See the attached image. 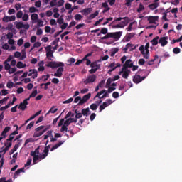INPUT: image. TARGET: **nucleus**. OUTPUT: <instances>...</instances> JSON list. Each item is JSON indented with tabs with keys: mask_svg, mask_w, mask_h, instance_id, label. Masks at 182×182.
<instances>
[{
	"mask_svg": "<svg viewBox=\"0 0 182 182\" xmlns=\"http://www.w3.org/2000/svg\"><path fill=\"white\" fill-rule=\"evenodd\" d=\"M72 102H73V98H69L68 100H65V101H63V105H68L69 103H72Z\"/></svg>",
	"mask_w": 182,
	"mask_h": 182,
	"instance_id": "8fccbe9b",
	"label": "nucleus"
},
{
	"mask_svg": "<svg viewBox=\"0 0 182 182\" xmlns=\"http://www.w3.org/2000/svg\"><path fill=\"white\" fill-rule=\"evenodd\" d=\"M91 110H97V105L96 104H92L90 105Z\"/></svg>",
	"mask_w": 182,
	"mask_h": 182,
	"instance_id": "0e129e2a",
	"label": "nucleus"
},
{
	"mask_svg": "<svg viewBox=\"0 0 182 182\" xmlns=\"http://www.w3.org/2000/svg\"><path fill=\"white\" fill-rule=\"evenodd\" d=\"M134 35H135L134 33H127L125 38L126 42H129L132 38H134Z\"/></svg>",
	"mask_w": 182,
	"mask_h": 182,
	"instance_id": "393cba45",
	"label": "nucleus"
},
{
	"mask_svg": "<svg viewBox=\"0 0 182 182\" xmlns=\"http://www.w3.org/2000/svg\"><path fill=\"white\" fill-rule=\"evenodd\" d=\"M8 89H12V87H14V83L12 82V81H9L7 82V85H6Z\"/></svg>",
	"mask_w": 182,
	"mask_h": 182,
	"instance_id": "13d9d810",
	"label": "nucleus"
},
{
	"mask_svg": "<svg viewBox=\"0 0 182 182\" xmlns=\"http://www.w3.org/2000/svg\"><path fill=\"white\" fill-rule=\"evenodd\" d=\"M50 149V145H46L43 151V153L48 157V154H49V149Z\"/></svg>",
	"mask_w": 182,
	"mask_h": 182,
	"instance_id": "b1692460",
	"label": "nucleus"
},
{
	"mask_svg": "<svg viewBox=\"0 0 182 182\" xmlns=\"http://www.w3.org/2000/svg\"><path fill=\"white\" fill-rule=\"evenodd\" d=\"M97 97H99V99H105L106 97H109V92L108 91H106V90H102L97 93V95L94 97V100Z\"/></svg>",
	"mask_w": 182,
	"mask_h": 182,
	"instance_id": "20e7f679",
	"label": "nucleus"
},
{
	"mask_svg": "<svg viewBox=\"0 0 182 182\" xmlns=\"http://www.w3.org/2000/svg\"><path fill=\"white\" fill-rule=\"evenodd\" d=\"M129 75H130V70H127L123 72L122 77L124 79H127L129 77Z\"/></svg>",
	"mask_w": 182,
	"mask_h": 182,
	"instance_id": "c85d7f7f",
	"label": "nucleus"
},
{
	"mask_svg": "<svg viewBox=\"0 0 182 182\" xmlns=\"http://www.w3.org/2000/svg\"><path fill=\"white\" fill-rule=\"evenodd\" d=\"M160 3H152L148 6V8L151 11H154V9L159 8Z\"/></svg>",
	"mask_w": 182,
	"mask_h": 182,
	"instance_id": "2eb2a0df",
	"label": "nucleus"
},
{
	"mask_svg": "<svg viewBox=\"0 0 182 182\" xmlns=\"http://www.w3.org/2000/svg\"><path fill=\"white\" fill-rule=\"evenodd\" d=\"M60 132H68V127L63 124L60 129Z\"/></svg>",
	"mask_w": 182,
	"mask_h": 182,
	"instance_id": "774afa93",
	"label": "nucleus"
},
{
	"mask_svg": "<svg viewBox=\"0 0 182 182\" xmlns=\"http://www.w3.org/2000/svg\"><path fill=\"white\" fill-rule=\"evenodd\" d=\"M97 15H99V11H96L94 14H91L89 16H88V19L92 20V19H95V18L96 16H97Z\"/></svg>",
	"mask_w": 182,
	"mask_h": 182,
	"instance_id": "bb28decb",
	"label": "nucleus"
},
{
	"mask_svg": "<svg viewBox=\"0 0 182 182\" xmlns=\"http://www.w3.org/2000/svg\"><path fill=\"white\" fill-rule=\"evenodd\" d=\"M33 141H35V140L33 138H28L26 140L24 146H26V144L29 143H33Z\"/></svg>",
	"mask_w": 182,
	"mask_h": 182,
	"instance_id": "79ce46f5",
	"label": "nucleus"
},
{
	"mask_svg": "<svg viewBox=\"0 0 182 182\" xmlns=\"http://www.w3.org/2000/svg\"><path fill=\"white\" fill-rule=\"evenodd\" d=\"M81 113L82 114V116H86L87 117V116L90 114V109H89V107L82 109Z\"/></svg>",
	"mask_w": 182,
	"mask_h": 182,
	"instance_id": "6ab92c4d",
	"label": "nucleus"
},
{
	"mask_svg": "<svg viewBox=\"0 0 182 182\" xmlns=\"http://www.w3.org/2000/svg\"><path fill=\"white\" fill-rule=\"evenodd\" d=\"M75 117V114L73 113L72 111H69L66 114V116L65 117V119H68L69 117Z\"/></svg>",
	"mask_w": 182,
	"mask_h": 182,
	"instance_id": "58836bf2",
	"label": "nucleus"
},
{
	"mask_svg": "<svg viewBox=\"0 0 182 182\" xmlns=\"http://www.w3.org/2000/svg\"><path fill=\"white\" fill-rule=\"evenodd\" d=\"M107 35L108 33V30L107 28H102L101 30H100V32L98 33L97 34V36H100V35Z\"/></svg>",
	"mask_w": 182,
	"mask_h": 182,
	"instance_id": "5701e85b",
	"label": "nucleus"
},
{
	"mask_svg": "<svg viewBox=\"0 0 182 182\" xmlns=\"http://www.w3.org/2000/svg\"><path fill=\"white\" fill-rule=\"evenodd\" d=\"M120 66H122V65H120V63H117V66H116V63H112L111 64H109V65L108 66V68H113L112 69H109L107 72V73L109 75H110V73H112V72H114V70H116V69H117V68H120Z\"/></svg>",
	"mask_w": 182,
	"mask_h": 182,
	"instance_id": "6e6552de",
	"label": "nucleus"
},
{
	"mask_svg": "<svg viewBox=\"0 0 182 182\" xmlns=\"http://www.w3.org/2000/svg\"><path fill=\"white\" fill-rule=\"evenodd\" d=\"M87 101H85L83 98H80V102H78L77 105L78 106H82L86 103Z\"/></svg>",
	"mask_w": 182,
	"mask_h": 182,
	"instance_id": "6e6d98bb",
	"label": "nucleus"
},
{
	"mask_svg": "<svg viewBox=\"0 0 182 182\" xmlns=\"http://www.w3.org/2000/svg\"><path fill=\"white\" fill-rule=\"evenodd\" d=\"M27 106H28V104L25 103V101H23V102H21L19 104L18 109H20V110H22L23 112H25Z\"/></svg>",
	"mask_w": 182,
	"mask_h": 182,
	"instance_id": "dca6fc26",
	"label": "nucleus"
},
{
	"mask_svg": "<svg viewBox=\"0 0 182 182\" xmlns=\"http://www.w3.org/2000/svg\"><path fill=\"white\" fill-rule=\"evenodd\" d=\"M147 21L149 22V23H154V25H157V23H156V21H159V16H149L147 17Z\"/></svg>",
	"mask_w": 182,
	"mask_h": 182,
	"instance_id": "9b49d317",
	"label": "nucleus"
},
{
	"mask_svg": "<svg viewBox=\"0 0 182 182\" xmlns=\"http://www.w3.org/2000/svg\"><path fill=\"white\" fill-rule=\"evenodd\" d=\"M81 12L82 14H83V15H89V14L92 12V9L90 8L84 9L83 10L81 11Z\"/></svg>",
	"mask_w": 182,
	"mask_h": 182,
	"instance_id": "cd10ccee",
	"label": "nucleus"
},
{
	"mask_svg": "<svg viewBox=\"0 0 182 182\" xmlns=\"http://www.w3.org/2000/svg\"><path fill=\"white\" fill-rule=\"evenodd\" d=\"M46 66L47 68H50L51 69H56V68H58L57 71L54 73L53 76H55V77H62L63 75V70H65V68H63L65 63L62 62L50 61L46 64Z\"/></svg>",
	"mask_w": 182,
	"mask_h": 182,
	"instance_id": "f03ea898",
	"label": "nucleus"
},
{
	"mask_svg": "<svg viewBox=\"0 0 182 182\" xmlns=\"http://www.w3.org/2000/svg\"><path fill=\"white\" fill-rule=\"evenodd\" d=\"M21 173H25V168H21L20 169H18L14 175V179L18 178V176L21 175Z\"/></svg>",
	"mask_w": 182,
	"mask_h": 182,
	"instance_id": "ddd939ff",
	"label": "nucleus"
},
{
	"mask_svg": "<svg viewBox=\"0 0 182 182\" xmlns=\"http://www.w3.org/2000/svg\"><path fill=\"white\" fill-rule=\"evenodd\" d=\"M22 54L23 55L20 58L21 60H23V59L26 58V51L24 49L22 50Z\"/></svg>",
	"mask_w": 182,
	"mask_h": 182,
	"instance_id": "de8ad7c7",
	"label": "nucleus"
},
{
	"mask_svg": "<svg viewBox=\"0 0 182 182\" xmlns=\"http://www.w3.org/2000/svg\"><path fill=\"white\" fill-rule=\"evenodd\" d=\"M159 39H160V38L159 36H156L151 41L152 46H157V45L159 44Z\"/></svg>",
	"mask_w": 182,
	"mask_h": 182,
	"instance_id": "aec40b11",
	"label": "nucleus"
},
{
	"mask_svg": "<svg viewBox=\"0 0 182 182\" xmlns=\"http://www.w3.org/2000/svg\"><path fill=\"white\" fill-rule=\"evenodd\" d=\"M67 62L68 63V66H70L72 63H75V62H76V60L73 58H70Z\"/></svg>",
	"mask_w": 182,
	"mask_h": 182,
	"instance_id": "c9c22d12",
	"label": "nucleus"
},
{
	"mask_svg": "<svg viewBox=\"0 0 182 182\" xmlns=\"http://www.w3.org/2000/svg\"><path fill=\"white\" fill-rule=\"evenodd\" d=\"M181 41H182V36H181L180 38H178V39L173 40V41H171V44H172V45H174V43H177V42H181Z\"/></svg>",
	"mask_w": 182,
	"mask_h": 182,
	"instance_id": "603ef678",
	"label": "nucleus"
},
{
	"mask_svg": "<svg viewBox=\"0 0 182 182\" xmlns=\"http://www.w3.org/2000/svg\"><path fill=\"white\" fill-rule=\"evenodd\" d=\"M9 141H7L6 142L4 143V146H6L7 148L9 149H11V147H12V142H8Z\"/></svg>",
	"mask_w": 182,
	"mask_h": 182,
	"instance_id": "680f3d73",
	"label": "nucleus"
},
{
	"mask_svg": "<svg viewBox=\"0 0 182 182\" xmlns=\"http://www.w3.org/2000/svg\"><path fill=\"white\" fill-rule=\"evenodd\" d=\"M127 68H133V62L132 60H127L123 65L122 70H126Z\"/></svg>",
	"mask_w": 182,
	"mask_h": 182,
	"instance_id": "f8f14e48",
	"label": "nucleus"
},
{
	"mask_svg": "<svg viewBox=\"0 0 182 182\" xmlns=\"http://www.w3.org/2000/svg\"><path fill=\"white\" fill-rule=\"evenodd\" d=\"M52 31V28H50V26H46V27H45V32L46 33H50V31Z\"/></svg>",
	"mask_w": 182,
	"mask_h": 182,
	"instance_id": "3c124183",
	"label": "nucleus"
},
{
	"mask_svg": "<svg viewBox=\"0 0 182 182\" xmlns=\"http://www.w3.org/2000/svg\"><path fill=\"white\" fill-rule=\"evenodd\" d=\"M16 29H22L23 28V22H18L16 25Z\"/></svg>",
	"mask_w": 182,
	"mask_h": 182,
	"instance_id": "4c0bfd02",
	"label": "nucleus"
},
{
	"mask_svg": "<svg viewBox=\"0 0 182 182\" xmlns=\"http://www.w3.org/2000/svg\"><path fill=\"white\" fill-rule=\"evenodd\" d=\"M112 82H113V79L112 78H108L106 82V85L105 87L107 89V87H109V86H110V85H112Z\"/></svg>",
	"mask_w": 182,
	"mask_h": 182,
	"instance_id": "f704fd0d",
	"label": "nucleus"
},
{
	"mask_svg": "<svg viewBox=\"0 0 182 182\" xmlns=\"http://www.w3.org/2000/svg\"><path fill=\"white\" fill-rule=\"evenodd\" d=\"M123 34L122 31H118V32H114V33H108L107 35H105L104 37H102V41H105L106 39H109L110 38H113V39H115V41H119L120 38L122 37V35Z\"/></svg>",
	"mask_w": 182,
	"mask_h": 182,
	"instance_id": "7ed1b4c3",
	"label": "nucleus"
},
{
	"mask_svg": "<svg viewBox=\"0 0 182 182\" xmlns=\"http://www.w3.org/2000/svg\"><path fill=\"white\" fill-rule=\"evenodd\" d=\"M17 45L18 46H22V45H23V39L20 38L19 40H18Z\"/></svg>",
	"mask_w": 182,
	"mask_h": 182,
	"instance_id": "338daca9",
	"label": "nucleus"
},
{
	"mask_svg": "<svg viewBox=\"0 0 182 182\" xmlns=\"http://www.w3.org/2000/svg\"><path fill=\"white\" fill-rule=\"evenodd\" d=\"M98 69H99V67H97L96 68H92L91 70H89V73L91 75H93V73H96V72H97Z\"/></svg>",
	"mask_w": 182,
	"mask_h": 182,
	"instance_id": "4d7b16f0",
	"label": "nucleus"
},
{
	"mask_svg": "<svg viewBox=\"0 0 182 182\" xmlns=\"http://www.w3.org/2000/svg\"><path fill=\"white\" fill-rule=\"evenodd\" d=\"M36 95H38V90L36 89V87H35L32 93L29 95V98L35 97Z\"/></svg>",
	"mask_w": 182,
	"mask_h": 182,
	"instance_id": "2f4dec72",
	"label": "nucleus"
},
{
	"mask_svg": "<svg viewBox=\"0 0 182 182\" xmlns=\"http://www.w3.org/2000/svg\"><path fill=\"white\" fill-rule=\"evenodd\" d=\"M146 77H147V75L141 77L139 75H136L134 76L133 82H134V83H136V85H138V83L143 82V80H144V79H146Z\"/></svg>",
	"mask_w": 182,
	"mask_h": 182,
	"instance_id": "0eeeda50",
	"label": "nucleus"
},
{
	"mask_svg": "<svg viewBox=\"0 0 182 182\" xmlns=\"http://www.w3.org/2000/svg\"><path fill=\"white\" fill-rule=\"evenodd\" d=\"M31 19L33 21V23H36V21L38 19V14H33L31 16Z\"/></svg>",
	"mask_w": 182,
	"mask_h": 182,
	"instance_id": "4be33fe9",
	"label": "nucleus"
},
{
	"mask_svg": "<svg viewBox=\"0 0 182 182\" xmlns=\"http://www.w3.org/2000/svg\"><path fill=\"white\" fill-rule=\"evenodd\" d=\"M16 66H17L18 69H23V63H22L21 61H19L17 63Z\"/></svg>",
	"mask_w": 182,
	"mask_h": 182,
	"instance_id": "052dcab7",
	"label": "nucleus"
},
{
	"mask_svg": "<svg viewBox=\"0 0 182 182\" xmlns=\"http://www.w3.org/2000/svg\"><path fill=\"white\" fill-rule=\"evenodd\" d=\"M145 8H144V5H143L142 3L139 4V6L136 10V12H138V14H140L142 11H144Z\"/></svg>",
	"mask_w": 182,
	"mask_h": 182,
	"instance_id": "c756f323",
	"label": "nucleus"
},
{
	"mask_svg": "<svg viewBox=\"0 0 182 182\" xmlns=\"http://www.w3.org/2000/svg\"><path fill=\"white\" fill-rule=\"evenodd\" d=\"M63 143H65V141H61L57 143L55 145H54V146L50 149V151H53L54 150H56V149L60 147V146H62V144H63Z\"/></svg>",
	"mask_w": 182,
	"mask_h": 182,
	"instance_id": "a211bd4d",
	"label": "nucleus"
},
{
	"mask_svg": "<svg viewBox=\"0 0 182 182\" xmlns=\"http://www.w3.org/2000/svg\"><path fill=\"white\" fill-rule=\"evenodd\" d=\"M32 75H33L32 76ZM28 76H32L33 79H36L38 77V71L34 69L32 73H28Z\"/></svg>",
	"mask_w": 182,
	"mask_h": 182,
	"instance_id": "a878e982",
	"label": "nucleus"
},
{
	"mask_svg": "<svg viewBox=\"0 0 182 182\" xmlns=\"http://www.w3.org/2000/svg\"><path fill=\"white\" fill-rule=\"evenodd\" d=\"M4 69L9 71L11 70V65L8 63H4Z\"/></svg>",
	"mask_w": 182,
	"mask_h": 182,
	"instance_id": "5fc2aeb1",
	"label": "nucleus"
},
{
	"mask_svg": "<svg viewBox=\"0 0 182 182\" xmlns=\"http://www.w3.org/2000/svg\"><path fill=\"white\" fill-rule=\"evenodd\" d=\"M11 130V127H6L3 130L1 135L4 138H6V133Z\"/></svg>",
	"mask_w": 182,
	"mask_h": 182,
	"instance_id": "412c9836",
	"label": "nucleus"
},
{
	"mask_svg": "<svg viewBox=\"0 0 182 182\" xmlns=\"http://www.w3.org/2000/svg\"><path fill=\"white\" fill-rule=\"evenodd\" d=\"M48 130V128H46L43 131H36L33 134V137H40V136H42L43 133H45Z\"/></svg>",
	"mask_w": 182,
	"mask_h": 182,
	"instance_id": "4468645a",
	"label": "nucleus"
},
{
	"mask_svg": "<svg viewBox=\"0 0 182 182\" xmlns=\"http://www.w3.org/2000/svg\"><path fill=\"white\" fill-rule=\"evenodd\" d=\"M129 22H130L129 17H115L109 26H112V29H122L129 25Z\"/></svg>",
	"mask_w": 182,
	"mask_h": 182,
	"instance_id": "f257e3e1",
	"label": "nucleus"
},
{
	"mask_svg": "<svg viewBox=\"0 0 182 182\" xmlns=\"http://www.w3.org/2000/svg\"><path fill=\"white\" fill-rule=\"evenodd\" d=\"M10 106H11V104L9 103L6 106L0 107V112H4V110H6V109H9Z\"/></svg>",
	"mask_w": 182,
	"mask_h": 182,
	"instance_id": "c03bdc74",
	"label": "nucleus"
},
{
	"mask_svg": "<svg viewBox=\"0 0 182 182\" xmlns=\"http://www.w3.org/2000/svg\"><path fill=\"white\" fill-rule=\"evenodd\" d=\"M90 97H92V94L90 92H89L88 94L84 95L82 97V99H84L85 100V102H87V100H89V99H90Z\"/></svg>",
	"mask_w": 182,
	"mask_h": 182,
	"instance_id": "72a5a7b5",
	"label": "nucleus"
},
{
	"mask_svg": "<svg viewBox=\"0 0 182 182\" xmlns=\"http://www.w3.org/2000/svg\"><path fill=\"white\" fill-rule=\"evenodd\" d=\"M46 50V58L48 60H52L51 58H53V50H52V46L45 47Z\"/></svg>",
	"mask_w": 182,
	"mask_h": 182,
	"instance_id": "39448f33",
	"label": "nucleus"
},
{
	"mask_svg": "<svg viewBox=\"0 0 182 182\" xmlns=\"http://www.w3.org/2000/svg\"><path fill=\"white\" fill-rule=\"evenodd\" d=\"M19 146H21V142H18V144L14 145V148L9 151L10 156L14 154V151H16V150L19 149Z\"/></svg>",
	"mask_w": 182,
	"mask_h": 182,
	"instance_id": "f3484780",
	"label": "nucleus"
},
{
	"mask_svg": "<svg viewBox=\"0 0 182 182\" xmlns=\"http://www.w3.org/2000/svg\"><path fill=\"white\" fill-rule=\"evenodd\" d=\"M68 23H63L61 26L60 28L63 31H65L68 28Z\"/></svg>",
	"mask_w": 182,
	"mask_h": 182,
	"instance_id": "69168bd1",
	"label": "nucleus"
},
{
	"mask_svg": "<svg viewBox=\"0 0 182 182\" xmlns=\"http://www.w3.org/2000/svg\"><path fill=\"white\" fill-rule=\"evenodd\" d=\"M45 159H46V155L43 153L41 156L37 155L35 157H33V164H36V161H38V160H43Z\"/></svg>",
	"mask_w": 182,
	"mask_h": 182,
	"instance_id": "1a4fd4ad",
	"label": "nucleus"
},
{
	"mask_svg": "<svg viewBox=\"0 0 182 182\" xmlns=\"http://www.w3.org/2000/svg\"><path fill=\"white\" fill-rule=\"evenodd\" d=\"M173 52L175 55H178L180 52H181V50L178 47H176L173 49Z\"/></svg>",
	"mask_w": 182,
	"mask_h": 182,
	"instance_id": "e433bc0d",
	"label": "nucleus"
},
{
	"mask_svg": "<svg viewBox=\"0 0 182 182\" xmlns=\"http://www.w3.org/2000/svg\"><path fill=\"white\" fill-rule=\"evenodd\" d=\"M22 16H23V13L22 12V11H19L18 12H17L16 18H18V19H21Z\"/></svg>",
	"mask_w": 182,
	"mask_h": 182,
	"instance_id": "09e8293b",
	"label": "nucleus"
},
{
	"mask_svg": "<svg viewBox=\"0 0 182 182\" xmlns=\"http://www.w3.org/2000/svg\"><path fill=\"white\" fill-rule=\"evenodd\" d=\"M92 53H87L81 60H82V62H85V60H86V61L88 60L89 58H89L90 56H92Z\"/></svg>",
	"mask_w": 182,
	"mask_h": 182,
	"instance_id": "a18cd8bd",
	"label": "nucleus"
},
{
	"mask_svg": "<svg viewBox=\"0 0 182 182\" xmlns=\"http://www.w3.org/2000/svg\"><path fill=\"white\" fill-rule=\"evenodd\" d=\"M50 77V75L48 74L47 75H42L43 82H46L47 80H49V78Z\"/></svg>",
	"mask_w": 182,
	"mask_h": 182,
	"instance_id": "ea45409f",
	"label": "nucleus"
},
{
	"mask_svg": "<svg viewBox=\"0 0 182 182\" xmlns=\"http://www.w3.org/2000/svg\"><path fill=\"white\" fill-rule=\"evenodd\" d=\"M82 18H83V16H82L81 14H76L74 16V19H75V21H82Z\"/></svg>",
	"mask_w": 182,
	"mask_h": 182,
	"instance_id": "37998d69",
	"label": "nucleus"
},
{
	"mask_svg": "<svg viewBox=\"0 0 182 182\" xmlns=\"http://www.w3.org/2000/svg\"><path fill=\"white\" fill-rule=\"evenodd\" d=\"M55 112H58V108H56L55 107H52L48 112L47 114H49V113L55 114Z\"/></svg>",
	"mask_w": 182,
	"mask_h": 182,
	"instance_id": "473e14b6",
	"label": "nucleus"
},
{
	"mask_svg": "<svg viewBox=\"0 0 182 182\" xmlns=\"http://www.w3.org/2000/svg\"><path fill=\"white\" fill-rule=\"evenodd\" d=\"M33 124H35V122H31L26 127V130H29V129H32L33 127Z\"/></svg>",
	"mask_w": 182,
	"mask_h": 182,
	"instance_id": "49530a36",
	"label": "nucleus"
},
{
	"mask_svg": "<svg viewBox=\"0 0 182 182\" xmlns=\"http://www.w3.org/2000/svg\"><path fill=\"white\" fill-rule=\"evenodd\" d=\"M35 6H36V8H41V6H42V1H41V0L36 1Z\"/></svg>",
	"mask_w": 182,
	"mask_h": 182,
	"instance_id": "bf43d9fd",
	"label": "nucleus"
},
{
	"mask_svg": "<svg viewBox=\"0 0 182 182\" xmlns=\"http://www.w3.org/2000/svg\"><path fill=\"white\" fill-rule=\"evenodd\" d=\"M168 39V37H161L159 40V43L161 44V46L164 47L168 43V41H167Z\"/></svg>",
	"mask_w": 182,
	"mask_h": 182,
	"instance_id": "9d476101",
	"label": "nucleus"
},
{
	"mask_svg": "<svg viewBox=\"0 0 182 182\" xmlns=\"http://www.w3.org/2000/svg\"><path fill=\"white\" fill-rule=\"evenodd\" d=\"M133 46L132 44L130 43H127L125 46V48H123L124 52H127V50H129V48H132Z\"/></svg>",
	"mask_w": 182,
	"mask_h": 182,
	"instance_id": "a19ab883",
	"label": "nucleus"
},
{
	"mask_svg": "<svg viewBox=\"0 0 182 182\" xmlns=\"http://www.w3.org/2000/svg\"><path fill=\"white\" fill-rule=\"evenodd\" d=\"M107 106H109V105L107 104V102H104L102 103V105H101L100 106V112H102V110H105V109H106V107H107Z\"/></svg>",
	"mask_w": 182,
	"mask_h": 182,
	"instance_id": "7c9ffc66",
	"label": "nucleus"
},
{
	"mask_svg": "<svg viewBox=\"0 0 182 182\" xmlns=\"http://www.w3.org/2000/svg\"><path fill=\"white\" fill-rule=\"evenodd\" d=\"M96 79H97V77L92 74L91 75H89L85 80H84V83L85 85H89V83H93L94 82H96Z\"/></svg>",
	"mask_w": 182,
	"mask_h": 182,
	"instance_id": "423d86ee",
	"label": "nucleus"
},
{
	"mask_svg": "<svg viewBox=\"0 0 182 182\" xmlns=\"http://www.w3.org/2000/svg\"><path fill=\"white\" fill-rule=\"evenodd\" d=\"M29 12L31 14H33V12H38V9L35 8L34 6L29 8Z\"/></svg>",
	"mask_w": 182,
	"mask_h": 182,
	"instance_id": "864d4df0",
	"label": "nucleus"
},
{
	"mask_svg": "<svg viewBox=\"0 0 182 182\" xmlns=\"http://www.w3.org/2000/svg\"><path fill=\"white\" fill-rule=\"evenodd\" d=\"M23 21H28L29 19V15L28 14H24L23 17H22Z\"/></svg>",
	"mask_w": 182,
	"mask_h": 182,
	"instance_id": "e2e57ef3",
	"label": "nucleus"
}]
</instances>
